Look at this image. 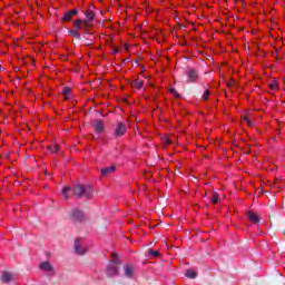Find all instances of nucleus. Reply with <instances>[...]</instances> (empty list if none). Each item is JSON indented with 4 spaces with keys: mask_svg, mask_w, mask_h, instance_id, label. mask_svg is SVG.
<instances>
[{
    "mask_svg": "<svg viewBox=\"0 0 285 285\" xmlns=\"http://www.w3.org/2000/svg\"><path fill=\"white\" fill-rule=\"evenodd\" d=\"M82 23H87L86 20L78 19L73 22V24L82 26Z\"/></svg>",
    "mask_w": 285,
    "mask_h": 285,
    "instance_id": "28",
    "label": "nucleus"
},
{
    "mask_svg": "<svg viewBox=\"0 0 285 285\" xmlns=\"http://www.w3.org/2000/svg\"><path fill=\"white\" fill-rule=\"evenodd\" d=\"M85 17H86V19H85L86 23H88V22L90 23V21L95 20V17H96L95 11H92V10L85 11Z\"/></svg>",
    "mask_w": 285,
    "mask_h": 285,
    "instance_id": "11",
    "label": "nucleus"
},
{
    "mask_svg": "<svg viewBox=\"0 0 285 285\" xmlns=\"http://www.w3.org/2000/svg\"><path fill=\"white\" fill-rule=\"evenodd\" d=\"M132 88H138L141 89L144 86V81L141 79H136L134 80V82L131 83Z\"/></svg>",
    "mask_w": 285,
    "mask_h": 285,
    "instance_id": "15",
    "label": "nucleus"
},
{
    "mask_svg": "<svg viewBox=\"0 0 285 285\" xmlns=\"http://www.w3.org/2000/svg\"><path fill=\"white\" fill-rule=\"evenodd\" d=\"M108 277H114V275H119V268L115 265H109L107 268Z\"/></svg>",
    "mask_w": 285,
    "mask_h": 285,
    "instance_id": "9",
    "label": "nucleus"
},
{
    "mask_svg": "<svg viewBox=\"0 0 285 285\" xmlns=\"http://www.w3.org/2000/svg\"><path fill=\"white\" fill-rule=\"evenodd\" d=\"M48 149L50 153H59V145H49Z\"/></svg>",
    "mask_w": 285,
    "mask_h": 285,
    "instance_id": "21",
    "label": "nucleus"
},
{
    "mask_svg": "<svg viewBox=\"0 0 285 285\" xmlns=\"http://www.w3.org/2000/svg\"><path fill=\"white\" fill-rule=\"evenodd\" d=\"M65 99H70V95L72 94V89L70 87H65L63 90Z\"/></svg>",
    "mask_w": 285,
    "mask_h": 285,
    "instance_id": "17",
    "label": "nucleus"
},
{
    "mask_svg": "<svg viewBox=\"0 0 285 285\" xmlns=\"http://www.w3.org/2000/svg\"><path fill=\"white\" fill-rule=\"evenodd\" d=\"M268 86H269V90H272L273 92L279 89V83H277V80H273Z\"/></svg>",
    "mask_w": 285,
    "mask_h": 285,
    "instance_id": "16",
    "label": "nucleus"
},
{
    "mask_svg": "<svg viewBox=\"0 0 285 285\" xmlns=\"http://www.w3.org/2000/svg\"><path fill=\"white\" fill-rule=\"evenodd\" d=\"M77 30H81V24H73Z\"/></svg>",
    "mask_w": 285,
    "mask_h": 285,
    "instance_id": "29",
    "label": "nucleus"
},
{
    "mask_svg": "<svg viewBox=\"0 0 285 285\" xmlns=\"http://www.w3.org/2000/svg\"><path fill=\"white\" fill-rule=\"evenodd\" d=\"M125 276L132 277V267L130 265L125 266Z\"/></svg>",
    "mask_w": 285,
    "mask_h": 285,
    "instance_id": "18",
    "label": "nucleus"
},
{
    "mask_svg": "<svg viewBox=\"0 0 285 285\" xmlns=\"http://www.w3.org/2000/svg\"><path fill=\"white\" fill-rule=\"evenodd\" d=\"M243 121H245L247 126H253V121L250 120V118H248V116L243 117Z\"/></svg>",
    "mask_w": 285,
    "mask_h": 285,
    "instance_id": "25",
    "label": "nucleus"
},
{
    "mask_svg": "<svg viewBox=\"0 0 285 285\" xmlns=\"http://www.w3.org/2000/svg\"><path fill=\"white\" fill-rule=\"evenodd\" d=\"M40 271H43L45 273H50V275L52 276L57 275L55 267H52V265L49 262H42L40 264Z\"/></svg>",
    "mask_w": 285,
    "mask_h": 285,
    "instance_id": "3",
    "label": "nucleus"
},
{
    "mask_svg": "<svg viewBox=\"0 0 285 285\" xmlns=\"http://www.w3.org/2000/svg\"><path fill=\"white\" fill-rule=\"evenodd\" d=\"M147 253L151 257H159V255H160V252L159 250H155V249H148Z\"/></svg>",
    "mask_w": 285,
    "mask_h": 285,
    "instance_id": "20",
    "label": "nucleus"
},
{
    "mask_svg": "<svg viewBox=\"0 0 285 285\" xmlns=\"http://www.w3.org/2000/svg\"><path fill=\"white\" fill-rule=\"evenodd\" d=\"M90 26H91L90 22L82 23L80 30H85L86 31V30H88V28H90Z\"/></svg>",
    "mask_w": 285,
    "mask_h": 285,
    "instance_id": "27",
    "label": "nucleus"
},
{
    "mask_svg": "<svg viewBox=\"0 0 285 285\" xmlns=\"http://www.w3.org/2000/svg\"><path fill=\"white\" fill-rule=\"evenodd\" d=\"M69 219L72 222V224H81V222H86V215L81 209L75 208L71 209Z\"/></svg>",
    "mask_w": 285,
    "mask_h": 285,
    "instance_id": "2",
    "label": "nucleus"
},
{
    "mask_svg": "<svg viewBox=\"0 0 285 285\" xmlns=\"http://www.w3.org/2000/svg\"><path fill=\"white\" fill-rule=\"evenodd\" d=\"M185 276L188 277V279H195L197 277V272L193 269H187Z\"/></svg>",
    "mask_w": 285,
    "mask_h": 285,
    "instance_id": "14",
    "label": "nucleus"
},
{
    "mask_svg": "<svg viewBox=\"0 0 285 285\" xmlns=\"http://www.w3.org/2000/svg\"><path fill=\"white\" fill-rule=\"evenodd\" d=\"M72 193L79 199H92V187L90 185L77 184L73 186Z\"/></svg>",
    "mask_w": 285,
    "mask_h": 285,
    "instance_id": "1",
    "label": "nucleus"
},
{
    "mask_svg": "<svg viewBox=\"0 0 285 285\" xmlns=\"http://www.w3.org/2000/svg\"><path fill=\"white\" fill-rule=\"evenodd\" d=\"M70 190H71V188L69 186H67L62 189V195H63L65 199H68Z\"/></svg>",
    "mask_w": 285,
    "mask_h": 285,
    "instance_id": "22",
    "label": "nucleus"
},
{
    "mask_svg": "<svg viewBox=\"0 0 285 285\" xmlns=\"http://www.w3.org/2000/svg\"><path fill=\"white\" fill-rule=\"evenodd\" d=\"M69 35L75 37V39H78V41H80V39H81V35L77 30H70Z\"/></svg>",
    "mask_w": 285,
    "mask_h": 285,
    "instance_id": "19",
    "label": "nucleus"
},
{
    "mask_svg": "<svg viewBox=\"0 0 285 285\" xmlns=\"http://www.w3.org/2000/svg\"><path fill=\"white\" fill-rule=\"evenodd\" d=\"M170 92H171V95H174V97H175L176 99H179V97H181V96L179 95V92H177V90H175V88H171V89H170Z\"/></svg>",
    "mask_w": 285,
    "mask_h": 285,
    "instance_id": "26",
    "label": "nucleus"
},
{
    "mask_svg": "<svg viewBox=\"0 0 285 285\" xmlns=\"http://www.w3.org/2000/svg\"><path fill=\"white\" fill-rule=\"evenodd\" d=\"M126 124L118 122L116 129H115V137H124L126 135Z\"/></svg>",
    "mask_w": 285,
    "mask_h": 285,
    "instance_id": "4",
    "label": "nucleus"
},
{
    "mask_svg": "<svg viewBox=\"0 0 285 285\" xmlns=\"http://www.w3.org/2000/svg\"><path fill=\"white\" fill-rule=\"evenodd\" d=\"M210 97V90L206 89L203 94V100L208 101V98Z\"/></svg>",
    "mask_w": 285,
    "mask_h": 285,
    "instance_id": "24",
    "label": "nucleus"
},
{
    "mask_svg": "<svg viewBox=\"0 0 285 285\" xmlns=\"http://www.w3.org/2000/svg\"><path fill=\"white\" fill-rule=\"evenodd\" d=\"M219 202V194L214 193L212 196V204H218Z\"/></svg>",
    "mask_w": 285,
    "mask_h": 285,
    "instance_id": "23",
    "label": "nucleus"
},
{
    "mask_svg": "<svg viewBox=\"0 0 285 285\" xmlns=\"http://www.w3.org/2000/svg\"><path fill=\"white\" fill-rule=\"evenodd\" d=\"M117 52H119V49H114L112 53L117 55Z\"/></svg>",
    "mask_w": 285,
    "mask_h": 285,
    "instance_id": "30",
    "label": "nucleus"
},
{
    "mask_svg": "<svg viewBox=\"0 0 285 285\" xmlns=\"http://www.w3.org/2000/svg\"><path fill=\"white\" fill-rule=\"evenodd\" d=\"M75 14H79V10L72 9L71 11H67L62 17V21H72Z\"/></svg>",
    "mask_w": 285,
    "mask_h": 285,
    "instance_id": "7",
    "label": "nucleus"
},
{
    "mask_svg": "<svg viewBox=\"0 0 285 285\" xmlns=\"http://www.w3.org/2000/svg\"><path fill=\"white\" fill-rule=\"evenodd\" d=\"M186 75L189 79V83H195V81H197V79H199V73H197V70H195V69L187 70Z\"/></svg>",
    "mask_w": 285,
    "mask_h": 285,
    "instance_id": "5",
    "label": "nucleus"
},
{
    "mask_svg": "<svg viewBox=\"0 0 285 285\" xmlns=\"http://www.w3.org/2000/svg\"><path fill=\"white\" fill-rule=\"evenodd\" d=\"M115 170V166L106 167L100 170L102 177H108Z\"/></svg>",
    "mask_w": 285,
    "mask_h": 285,
    "instance_id": "12",
    "label": "nucleus"
},
{
    "mask_svg": "<svg viewBox=\"0 0 285 285\" xmlns=\"http://www.w3.org/2000/svg\"><path fill=\"white\" fill-rule=\"evenodd\" d=\"M75 252H76L78 255H86V253H88V248L81 247V245H79V239L77 238V239L75 240Z\"/></svg>",
    "mask_w": 285,
    "mask_h": 285,
    "instance_id": "6",
    "label": "nucleus"
},
{
    "mask_svg": "<svg viewBox=\"0 0 285 285\" xmlns=\"http://www.w3.org/2000/svg\"><path fill=\"white\" fill-rule=\"evenodd\" d=\"M166 144H167V146H168V145L171 144V141L167 138V139H166Z\"/></svg>",
    "mask_w": 285,
    "mask_h": 285,
    "instance_id": "31",
    "label": "nucleus"
},
{
    "mask_svg": "<svg viewBox=\"0 0 285 285\" xmlns=\"http://www.w3.org/2000/svg\"><path fill=\"white\" fill-rule=\"evenodd\" d=\"M1 282L2 284H10L12 282V274L10 272H2Z\"/></svg>",
    "mask_w": 285,
    "mask_h": 285,
    "instance_id": "10",
    "label": "nucleus"
},
{
    "mask_svg": "<svg viewBox=\"0 0 285 285\" xmlns=\"http://www.w3.org/2000/svg\"><path fill=\"white\" fill-rule=\"evenodd\" d=\"M247 218L252 224H259V216L253 210L247 212Z\"/></svg>",
    "mask_w": 285,
    "mask_h": 285,
    "instance_id": "8",
    "label": "nucleus"
},
{
    "mask_svg": "<svg viewBox=\"0 0 285 285\" xmlns=\"http://www.w3.org/2000/svg\"><path fill=\"white\" fill-rule=\"evenodd\" d=\"M95 130H96V132H104V121L102 120H96Z\"/></svg>",
    "mask_w": 285,
    "mask_h": 285,
    "instance_id": "13",
    "label": "nucleus"
}]
</instances>
